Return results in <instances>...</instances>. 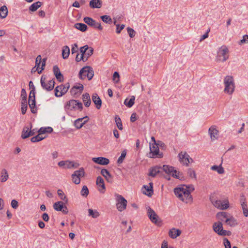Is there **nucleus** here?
Returning <instances> with one entry per match:
<instances>
[{
    "instance_id": "25",
    "label": "nucleus",
    "mask_w": 248,
    "mask_h": 248,
    "mask_svg": "<svg viewBox=\"0 0 248 248\" xmlns=\"http://www.w3.org/2000/svg\"><path fill=\"white\" fill-rule=\"evenodd\" d=\"M240 202L241 207L243 210V214L245 217H248V205L246 202L245 199L243 197V198H241Z\"/></svg>"
},
{
    "instance_id": "39",
    "label": "nucleus",
    "mask_w": 248,
    "mask_h": 248,
    "mask_svg": "<svg viewBox=\"0 0 248 248\" xmlns=\"http://www.w3.org/2000/svg\"><path fill=\"white\" fill-rule=\"evenodd\" d=\"M84 21L91 27H94L96 22L91 17H85L83 19Z\"/></svg>"
},
{
    "instance_id": "59",
    "label": "nucleus",
    "mask_w": 248,
    "mask_h": 248,
    "mask_svg": "<svg viewBox=\"0 0 248 248\" xmlns=\"http://www.w3.org/2000/svg\"><path fill=\"white\" fill-rule=\"evenodd\" d=\"M127 30L128 33L131 38H132L134 36H135V31H134V30L133 29L128 27L127 28Z\"/></svg>"
},
{
    "instance_id": "8",
    "label": "nucleus",
    "mask_w": 248,
    "mask_h": 248,
    "mask_svg": "<svg viewBox=\"0 0 248 248\" xmlns=\"http://www.w3.org/2000/svg\"><path fill=\"white\" fill-rule=\"evenodd\" d=\"M211 201L215 207L220 210H226L229 207V202L228 200L221 201L212 198Z\"/></svg>"
},
{
    "instance_id": "45",
    "label": "nucleus",
    "mask_w": 248,
    "mask_h": 248,
    "mask_svg": "<svg viewBox=\"0 0 248 248\" xmlns=\"http://www.w3.org/2000/svg\"><path fill=\"white\" fill-rule=\"evenodd\" d=\"M170 175H171L174 178H176L180 180L183 178L182 173L179 171H177L176 170L174 169V168L173 169V170L171 172V174Z\"/></svg>"
},
{
    "instance_id": "49",
    "label": "nucleus",
    "mask_w": 248,
    "mask_h": 248,
    "mask_svg": "<svg viewBox=\"0 0 248 248\" xmlns=\"http://www.w3.org/2000/svg\"><path fill=\"white\" fill-rule=\"evenodd\" d=\"M102 20L106 23L111 24L112 23V19L109 16L104 15L100 17Z\"/></svg>"
},
{
    "instance_id": "1",
    "label": "nucleus",
    "mask_w": 248,
    "mask_h": 248,
    "mask_svg": "<svg viewBox=\"0 0 248 248\" xmlns=\"http://www.w3.org/2000/svg\"><path fill=\"white\" fill-rule=\"evenodd\" d=\"M194 189L192 186L187 187L184 185L174 188V192L176 197L180 200L186 203H190L192 202V197L190 193Z\"/></svg>"
},
{
    "instance_id": "33",
    "label": "nucleus",
    "mask_w": 248,
    "mask_h": 248,
    "mask_svg": "<svg viewBox=\"0 0 248 248\" xmlns=\"http://www.w3.org/2000/svg\"><path fill=\"white\" fill-rule=\"evenodd\" d=\"M160 168L157 166L151 168L149 170V175L155 177L160 172Z\"/></svg>"
},
{
    "instance_id": "48",
    "label": "nucleus",
    "mask_w": 248,
    "mask_h": 248,
    "mask_svg": "<svg viewBox=\"0 0 248 248\" xmlns=\"http://www.w3.org/2000/svg\"><path fill=\"white\" fill-rule=\"evenodd\" d=\"M187 174L190 178H194L195 180L197 179L195 171L192 168H188L187 169Z\"/></svg>"
},
{
    "instance_id": "30",
    "label": "nucleus",
    "mask_w": 248,
    "mask_h": 248,
    "mask_svg": "<svg viewBox=\"0 0 248 248\" xmlns=\"http://www.w3.org/2000/svg\"><path fill=\"white\" fill-rule=\"evenodd\" d=\"M101 174L105 178L108 182L112 181V177L109 171L106 169H102L101 171Z\"/></svg>"
},
{
    "instance_id": "55",
    "label": "nucleus",
    "mask_w": 248,
    "mask_h": 248,
    "mask_svg": "<svg viewBox=\"0 0 248 248\" xmlns=\"http://www.w3.org/2000/svg\"><path fill=\"white\" fill-rule=\"evenodd\" d=\"M42 58L41 55H38L36 58L35 60V67H37L36 70L38 71L39 67L40 66V63L41 62Z\"/></svg>"
},
{
    "instance_id": "29",
    "label": "nucleus",
    "mask_w": 248,
    "mask_h": 248,
    "mask_svg": "<svg viewBox=\"0 0 248 248\" xmlns=\"http://www.w3.org/2000/svg\"><path fill=\"white\" fill-rule=\"evenodd\" d=\"M9 178L7 170L5 169L1 170L0 173V181L2 183L5 182Z\"/></svg>"
},
{
    "instance_id": "7",
    "label": "nucleus",
    "mask_w": 248,
    "mask_h": 248,
    "mask_svg": "<svg viewBox=\"0 0 248 248\" xmlns=\"http://www.w3.org/2000/svg\"><path fill=\"white\" fill-rule=\"evenodd\" d=\"M180 162L186 166H188L189 163L193 162V159L186 151H181L178 155Z\"/></svg>"
},
{
    "instance_id": "13",
    "label": "nucleus",
    "mask_w": 248,
    "mask_h": 248,
    "mask_svg": "<svg viewBox=\"0 0 248 248\" xmlns=\"http://www.w3.org/2000/svg\"><path fill=\"white\" fill-rule=\"evenodd\" d=\"M31 128L32 124L31 123L23 127L21 135L22 139H25L34 135L33 131H31Z\"/></svg>"
},
{
    "instance_id": "26",
    "label": "nucleus",
    "mask_w": 248,
    "mask_h": 248,
    "mask_svg": "<svg viewBox=\"0 0 248 248\" xmlns=\"http://www.w3.org/2000/svg\"><path fill=\"white\" fill-rule=\"evenodd\" d=\"M92 100L94 104L96 105V108L97 109H100L101 106L102 101L97 93H93V94Z\"/></svg>"
},
{
    "instance_id": "46",
    "label": "nucleus",
    "mask_w": 248,
    "mask_h": 248,
    "mask_svg": "<svg viewBox=\"0 0 248 248\" xmlns=\"http://www.w3.org/2000/svg\"><path fill=\"white\" fill-rule=\"evenodd\" d=\"M162 169L166 173L170 175L173 170L174 167L169 165H163Z\"/></svg>"
},
{
    "instance_id": "9",
    "label": "nucleus",
    "mask_w": 248,
    "mask_h": 248,
    "mask_svg": "<svg viewBox=\"0 0 248 248\" xmlns=\"http://www.w3.org/2000/svg\"><path fill=\"white\" fill-rule=\"evenodd\" d=\"M40 82L42 88L47 91H50L54 88L55 81L53 79L46 81V78L42 76L41 78Z\"/></svg>"
},
{
    "instance_id": "58",
    "label": "nucleus",
    "mask_w": 248,
    "mask_h": 248,
    "mask_svg": "<svg viewBox=\"0 0 248 248\" xmlns=\"http://www.w3.org/2000/svg\"><path fill=\"white\" fill-rule=\"evenodd\" d=\"M88 47L89 46L88 45H85L80 48V52L81 53L80 55L82 56L83 55V56L85 55L86 52L87 51V50L88 48Z\"/></svg>"
},
{
    "instance_id": "14",
    "label": "nucleus",
    "mask_w": 248,
    "mask_h": 248,
    "mask_svg": "<svg viewBox=\"0 0 248 248\" xmlns=\"http://www.w3.org/2000/svg\"><path fill=\"white\" fill-rule=\"evenodd\" d=\"M29 105L32 113H35L37 109L35 107V93L33 90L30 92L29 98Z\"/></svg>"
},
{
    "instance_id": "15",
    "label": "nucleus",
    "mask_w": 248,
    "mask_h": 248,
    "mask_svg": "<svg viewBox=\"0 0 248 248\" xmlns=\"http://www.w3.org/2000/svg\"><path fill=\"white\" fill-rule=\"evenodd\" d=\"M150 152L149 155L150 157L154 158L155 157H161L162 156V154H159V148L156 143L150 144Z\"/></svg>"
},
{
    "instance_id": "60",
    "label": "nucleus",
    "mask_w": 248,
    "mask_h": 248,
    "mask_svg": "<svg viewBox=\"0 0 248 248\" xmlns=\"http://www.w3.org/2000/svg\"><path fill=\"white\" fill-rule=\"evenodd\" d=\"M223 243L225 248H231V243L227 238L223 239Z\"/></svg>"
},
{
    "instance_id": "44",
    "label": "nucleus",
    "mask_w": 248,
    "mask_h": 248,
    "mask_svg": "<svg viewBox=\"0 0 248 248\" xmlns=\"http://www.w3.org/2000/svg\"><path fill=\"white\" fill-rule=\"evenodd\" d=\"M93 49L91 47H88V48L87 50V51L86 52V53L83 57L85 62L87 61L88 58L93 54Z\"/></svg>"
},
{
    "instance_id": "47",
    "label": "nucleus",
    "mask_w": 248,
    "mask_h": 248,
    "mask_svg": "<svg viewBox=\"0 0 248 248\" xmlns=\"http://www.w3.org/2000/svg\"><path fill=\"white\" fill-rule=\"evenodd\" d=\"M88 212L89 216L94 218L98 217L100 215L99 212L97 210H93L92 209H89L88 210Z\"/></svg>"
},
{
    "instance_id": "61",
    "label": "nucleus",
    "mask_w": 248,
    "mask_h": 248,
    "mask_svg": "<svg viewBox=\"0 0 248 248\" xmlns=\"http://www.w3.org/2000/svg\"><path fill=\"white\" fill-rule=\"evenodd\" d=\"M248 43V35H245L243 37V39L240 40L239 42V45H242L243 44Z\"/></svg>"
},
{
    "instance_id": "22",
    "label": "nucleus",
    "mask_w": 248,
    "mask_h": 248,
    "mask_svg": "<svg viewBox=\"0 0 248 248\" xmlns=\"http://www.w3.org/2000/svg\"><path fill=\"white\" fill-rule=\"evenodd\" d=\"M142 191L143 194L150 197L151 196L153 193V183L152 182H150L149 183V186H143Z\"/></svg>"
},
{
    "instance_id": "53",
    "label": "nucleus",
    "mask_w": 248,
    "mask_h": 248,
    "mask_svg": "<svg viewBox=\"0 0 248 248\" xmlns=\"http://www.w3.org/2000/svg\"><path fill=\"white\" fill-rule=\"evenodd\" d=\"M126 155V152L125 150H124L121 154V156L118 158L117 163L118 164H121L123 163L124 159Z\"/></svg>"
},
{
    "instance_id": "31",
    "label": "nucleus",
    "mask_w": 248,
    "mask_h": 248,
    "mask_svg": "<svg viewBox=\"0 0 248 248\" xmlns=\"http://www.w3.org/2000/svg\"><path fill=\"white\" fill-rule=\"evenodd\" d=\"M230 215L227 212H220L217 214V217L221 221V222H225V220L229 217Z\"/></svg>"
},
{
    "instance_id": "38",
    "label": "nucleus",
    "mask_w": 248,
    "mask_h": 248,
    "mask_svg": "<svg viewBox=\"0 0 248 248\" xmlns=\"http://www.w3.org/2000/svg\"><path fill=\"white\" fill-rule=\"evenodd\" d=\"M71 161H61L58 162V165L59 167H62L64 169H70V165Z\"/></svg>"
},
{
    "instance_id": "37",
    "label": "nucleus",
    "mask_w": 248,
    "mask_h": 248,
    "mask_svg": "<svg viewBox=\"0 0 248 248\" xmlns=\"http://www.w3.org/2000/svg\"><path fill=\"white\" fill-rule=\"evenodd\" d=\"M8 14V9L6 6L3 5L0 8V17L1 18H5Z\"/></svg>"
},
{
    "instance_id": "43",
    "label": "nucleus",
    "mask_w": 248,
    "mask_h": 248,
    "mask_svg": "<svg viewBox=\"0 0 248 248\" xmlns=\"http://www.w3.org/2000/svg\"><path fill=\"white\" fill-rule=\"evenodd\" d=\"M135 97L132 96L129 100L126 99L124 101V104L128 108H131L134 104Z\"/></svg>"
},
{
    "instance_id": "27",
    "label": "nucleus",
    "mask_w": 248,
    "mask_h": 248,
    "mask_svg": "<svg viewBox=\"0 0 248 248\" xmlns=\"http://www.w3.org/2000/svg\"><path fill=\"white\" fill-rule=\"evenodd\" d=\"M53 72L58 80L60 82L63 80V76L61 74L60 70L57 65H55L53 66Z\"/></svg>"
},
{
    "instance_id": "20",
    "label": "nucleus",
    "mask_w": 248,
    "mask_h": 248,
    "mask_svg": "<svg viewBox=\"0 0 248 248\" xmlns=\"http://www.w3.org/2000/svg\"><path fill=\"white\" fill-rule=\"evenodd\" d=\"M89 121L88 116L78 118L75 121L74 125L77 129L81 128Z\"/></svg>"
},
{
    "instance_id": "54",
    "label": "nucleus",
    "mask_w": 248,
    "mask_h": 248,
    "mask_svg": "<svg viewBox=\"0 0 248 248\" xmlns=\"http://www.w3.org/2000/svg\"><path fill=\"white\" fill-rule=\"evenodd\" d=\"M115 122L119 129L122 130L123 129V125L120 118L116 117Z\"/></svg>"
},
{
    "instance_id": "21",
    "label": "nucleus",
    "mask_w": 248,
    "mask_h": 248,
    "mask_svg": "<svg viewBox=\"0 0 248 248\" xmlns=\"http://www.w3.org/2000/svg\"><path fill=\"white\" fill-rule=\"evenodd\" d=\"M96 184L98 186V189L100 193H104L105 191V186L103 179L101 176H98Z\"/></svg>"
},
{
    "instance_id": "24",
    "label": "nucleus",
    "mask_w": 248,
    "mask_h": 248,
    "mask_svg": "<svg viewBox=\"0 0 248 248\" xmlns=\"http://www.w3.org/2000/svg\"><path fill=\"white\" fill-rule=\"evenodd\" d=\"M92 160L94 162L102 165H106L109 163L108 159L103 157H93Z\"/></svg>"
},
{
    "instance_id": "19",
    "label": "nucleus",
    "mask_w": 248,
    "mask_h": 248,
    "mask_svg": "<svg viewBox=\"0 0 248 248\" xmlns=\"http://www.w3.org/2000/svg\"><path fill=\"white\" fill-rule=\"evenodd\" d=\"M83 89L84 87L82 84L75 85L71 88L70 92L72 95L77 96L81 94Z\"/></svg>"
},
{
    "instance_id": "16",
    "label": "nucleus",
    "mask_w": 248,
    "mask_h": 248,
    "mask_svg": "<svg viewBox=\"0 0 248 248\" xmlns=\"http://www.w3.org/2000/svg\"><path fill=\"white\" fill-rule=\"evenodd\" d=\"M147 209V215L151 221L155 224H159L160 223V221L158 220V216L155 213L154 210H153L150 207H148Z\"/></svg>"
},
{
    "instance_id": "51",
    "label": "nucleus",
    "mask_w": 248,
    "mask_h": 248,
    "mask_svg": "<svg viewBox=\"0 0 248 248\" xmlns=\"http://www.w3.org/2000/svg\"><path fill=\"white\" fill-rule=\"evenodd\" d=\"M58 195L60 197L61 200L65 202H67L68 201L67 198L64 193L61 189H59L57 191Z\"/></svg>"
},
{
    "instance_id": "36",
    "label": "nucleus",
    "mask_w": 248,
    "mask_h": 248,
    "mask_svg": "<svg viewBox=\"0 0 248 248\" xmlns=\"http://www.w3.org/2000/svg\"><path fill=\"white\" fill-rule=\"evenodd\" d=\"M42 5V2L40 1H37L32 4L29 7V10L31 12L36 11Z\"/></svg>"
},
{
    "instance_id": "41",
    "label": "nucleus",
    "mask_w": 248,
    "mask_h": 248,
    "mask_svg": "<svg viewBox=\"0 0 248 248\" xmlns=\"http://www.w3.org/2000/svg\"><path fill=\"white\" fill-rule=\"evenodd\" d=\"M75 27L82 31H85L87 30V26L83 23H76L75 24Z\"/></svg>"
},
{
    "instance_id": "50",
    "label": "nucleus",
    "mask_w": 248,
    "mask_h": 248,
    "mask_svg": "<svg viewBox=\"0 0 248 248\" xmlns=\"http://www.w3.org/2000/svg\"><path fill=\"white\" fill-rule=\"evenodd\" d=\"M45 138V137H43L42 136H40L39 134L34 137H33L31 138V140L32 142H36L40 141Z\"/></svg>"
},
{
    "instance_id": "52",
    "label": "nucleus",
    "mask_w": 248,
    "mask_h": 248,
    "mask_svg": "<svg viewBox=\"0 0 248 248\" xmlns=\"http://www.w3.org/2000/svg\"><path fill=\"white\" fill-rule=\"evenodd\" d=\"M81 195L86 197L89 194V190L86 186H84L80 191Z\"/></svg>"
},
{
    "instance_id": "56",
    "label": "nucleus",
    "mask_w": 248,
    "mask_h": 248,
    "mask_svg": "<svg viewBox=\"0 0 248 248\" xmlns=\"http://www.w3.org/2000/svg\"><path fill=\"white\" fill-rule=\"evenodd\" d=\"M113 81L117 83L120 81V75L118 72H115L113 75Z\"/></svg>"
},
{
    "instance_id": "62",
    "label": "nucleus",
    "mask_w": 248,
    "mask_h": 248,
    "mask_svg": "<svg viewBox=\"0 0 248 248\" xmlns=\"http://www.w3.org/2000/svg\"><path fill=\"white\" fill-rule=\"evenodd\" d=\"M78 50V46L77 44H74L72 47L71 48V53L72 54H74L77 53Z\"/></svg>"
},
{
    "instance_id": "11",
    "label": "nucleus",
    "mask_w": 248,
    "mask_h": 248,
    "mask_svg": "<svg viewBox=\"0 0 248 248\" xmlns=\"http://www.w3.org/2000/svg\"><path fill=\"white\" fill-rule=\"evenodd\" d=\"M70 87L69 83H67L64 85H61L58 86L55 89V95L57 97H61L64 95L68 91Z\"/></svg>"
},
{
    "instance_id": "23",
    "label": "nucleus",
    "mask_w": 248,
    "mask_h": 248,
    "mask_svg": "<svg viewBox=\"0 0 248 248\" xmlns=\"http://www.w3.org/2000/svg\"><path fill=\"white\" fill-rule=\"evenodd\" d=\"M181 233L182 231L180 230L173 228L169 230L168 234L171 238L175 239L180 236Z\"/></svg>"
},
{
    "instance_id": "34",
    "label": "nucleus",
    "mask_w": 248,
    "mask_h": 248,
    "mask_svg": "<svg viewBox=\"0 0 248 248\" xmlns=\"http://www.w3.org/2000/svg\"><path fill=\"white\" fill-rule=\"evenodd\" d=\"M90 6L93 8H99L102 6V2L100 0H92Z\"/></svg>"
},
{
    "instance_id": "5",
    "label": "nucleus",
    "mask_w": 248,
    "mask_h": 248,
    "mask_svg": "<svg viewBox=\"0 0 248 248\" xmlns=\"http://www.w3.org/2000/svg\"><path fill=\"white\" fill-rule=\"evenodd\" d=\"M94 75V71L90 66H85L80 71L79 73V78L84 79L87 78L90 80L92 79Z\"/></svg>"
},
{
    "instance_id": "3",
    "label": "nucleus",
    "mask_w": 248,
    "mask_h": 248,
    "mask_svg": "<svg viewBox=\"0 0 248 248\" xmlns=\"http://www.w3.org/2000/svg\"><path fill=\"white\" fill-rule=\"evenodd\" d=\"M224 85V92L229 95L232 94L235 90V83L234 78L232 76H226L223 79Z\"/></svg>"
},
{
    "instance_id": "63",
    "label": "nucleus",
    "mask_w": 248,
    "mask_h": 248,
    "mask_svg": "<svg viewBox=\"0 0 248 248\" xmlns=\"http://www.w3.org/2000/svg\"><path fill=\"white\" fill-rule=\"evenodd\" d=\"M117 28H116V32L117 33H120L121 31L124 29L125 26L124 24L121 25V26L119 24L116 25Z\"/></svg>"
},
{
    "instance_id": "32",
    "label": "nucleus",
    "mask_w": 248,
    "mask_h": 248,
    "mask_svg": "<svg viewBox=\"0 0 248 248\" xmlns=\"http://www.w3.org/2000/svg\"><path fill=\"white\" fill-rule=\"evenodd\" d=\"M82 100L86 107H89L91 105V99L88 93H85L82 95Z\"/></svg>"
},
{
    "instance_id": "35",
    "label": "nucleus",
    "mask_w": 248,
    "mask_h": 248,
    "mask_svg": "<svg viewBox=\"0 0 248 248\" xmlns=\"http://www.w3.org/2000/svg\"><path fill=\"white\" fill-rule=\"evenodd\" d=\"M70 54V48L67 46H65L62 47V57L64 59L68 58Z\"/></svg>"
},
{
    "instance_id": "28",
    "label": "nucleus",
    "mask_w": 248,
    "mask_h": 248,
    "mask_svg": "<svg viewBox=\"0 0 248 248\" xmlns=\"http://www.w3.org/2000/svg\"><path fill=\"white\" fill-rule=\"evenodd\" d=\"M225 222L231 227H235L238 224V222L232 216L230 215L229 217L226 218L225 220Z\"/></svg>"
},
{
    "instance_id": "6",
    "label": "nucleus",
    "mask_w": 248,
    "mask_h": 248,
    "mask_svg": "<svg viewBox=\"0 0 248 248\" xmlns=\"http://www.w3.org/2000/svg\"><path fill=\"white\" fill-rule=\"evenodd\" d=\"M213 229L215 232L220 236L229 235L230 231L225 230L223 228V224L221 221L215 222L213 225Z\"/></svg>"
},
{
    "instance_id": "12",
    "label": "nucleus",
    "mask_w": 248,
    "mask_h": 248,
    "mask_svg": "<svg viewBox=\"0 0 248 248\" xmlns=\"http://www.w3.org/2000/svg\"><path fill=\"white\" fill-rule=\"evenodd\" d=\"M117 203V208L119 211L122 212L125 209L127 205V201L121 195H116Z\"/></svg>"
},
{
    "instance_id": "57",
    "label": "nucleus",
    "mask_w": 248,
    "mask_h": 248,
    "mask_svg": "<svg viewBox=\"0 0 248 248\" xmlns=\"http://www.w3.org/2000/svg\"><path fill=\"white\" fill-rule=\"evenodd\" d=\"M12 207L14 209H16L18 207V202L16 200H12L11 202Z\"/></svg>"
},
{
    "instance_id": "4",
    "label": "nucleus",
    "mask_w": 248,
    "mask_h": 248,
    "mask_svg": "<svg viewBox=\"0 0 248 248\" xmlns=\"http://www.w3.org/2000/svg\"><path fill=\"white\" fill-rule=\"evenodd\" d=\"M83 108L82 103L76 100H70L67 102L65 106V109L67 111L79 110L81 111Z\"/></svg>"
},
{
    "instance_id": "40",
    "label": "nucleus",
    "mask_w": 248,
    "mask_h": 248,
    "mask_svg": "<svg viewBox=\"0 0 248 248\" xmlns=\"http://www.w3.org/2000/svg\"><path fill=\"white\" fill-rule=\"evenodd\" d=\"M21 111L22 113L23 114H25L26 112L27 108H28V105H27V102L26 99H21Z\"/></svg>"
},
{
    "instance_id": "42",
    "label": "nucleus",
    "mask_w": 248,
    "mask_h": 248,
    "mask_svg": "<svg viewBox=\"0 0 248 248\" xmlns=\"http://www.w3.org/2000/svg\"><path fill=\"white\" fill-rule=\"evenodd\" d=\"M211 169L213 170L217 171L219 174H223L224 172V169L221 165H214L211 167Z\"/></svg>"
},
{
    "instance_id": "64",
    "label": "nucleus",
    "mask_w": 248,
    "mask_h": 248,
    "mask_svg": "<svg viewBox=\"0 0 248 248\" xmlns=\"http://www.w3.org/2000/svg\"><path fill=\"white\" fill-rule=\"evenodd\" d=\"M79 164L78 163L74 162L73 161H71L70 169L71 168H77L79 167Z\"/></svg>"
},
{
    "instance_id": "17",
    "label": "nucleus",
    "mask_w": 248,
    "mask_h": 248,
    "mask_svg": "<svg viewBox=\"0 0 248 248\" xmlns=\"http://www.w3.org/2000/svg\"><path fill=\"white\" fill-rule=\"evenodd\" d=\"M54 209L57 211H61L64 214H67L68 210L66 206H64V203L62 202H57L53 204Z\"/></svg>"
},
{
    "instance_id": "18",
    "label": "nucleus",
    "mask_w": 248,
    "mask_h": 248,
    "mask_svg": "<svg viewBox=\"0 0 248 248\" xmlns=\"http://www.w3.org/2000/svg\"><path fill=\"white\" fill-rule=\"evenodd\" d=\"M208 133L212 141L217 140L218 137L219 131L216 125H212L208 130Z\"/></svg>"
},
{
    "instance_id": "2",
    "label": "nucleus",
    "mask_w": 248,
    "mask_h": 248,
    "mask_svg": "<svg viewBox=\"0 0 248 248\" xmlns=\"http://www.w3.org/2000/svg\"><path fill=\"white\" fill-rule=\"evenodd\" d=\"M229 56L230 51L228 46L222 45L217 50L215 61L217 62H224L229 59Z\"/></svg>"
},
{
    "instance_id": "10",
    "label": "nucleus",
    "mask_w": 248,
    "mask_h": 248,
    "mask_svg": "<svg viewBox=\"0 0 248 248\" xmlns=\"http://www.w3.org/2000/svg\"><path fill=\"white\" fill-rule=\"evenodd\" d=\"M85 175L83 168H80L78 170H76L72 174V181L75 184H79L80 182V178Z\"/></svg>"
}]
</instances>
